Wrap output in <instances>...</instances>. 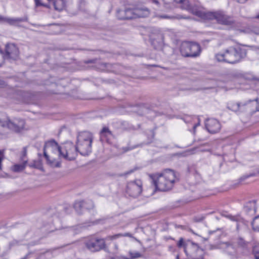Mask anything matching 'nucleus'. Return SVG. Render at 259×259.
<instances>
[{
    "mask_svg": "<svg viewBox=\"0 0 259 259\" xmlns=\"http://www.w3.org/2000/svg\"><path fill=\"white\" fill-rule=\"evenodd\" d=\"M78 152L76 146L70 141H67L59 146L54 140L47 142L44 147V154L51 166L60 167L61 162L56 160L54 154H57L59 158L73 160L75 159Z\"/></svg>",
    "mask_w": 259,
    "mask_h": 259,
    "instance_id": "f257e3e1",
    "label": "nucleus"
},
{
    "mask_svg": "<svg viewBox=\"0 0 259 259\" xmlns=\"http://www.w3.org/2000/svg\"><path fill=\"white\" fill-rule=\"evenodd\" d=\"M246 56V50L239 46L227 47L215 55V60L220 62L235 64Z\"/></svg>",
    "mask_w": 259,
    "mask_h": 259,
    "instance_id": "f03ea898",
    "label": "nucleus"
},
{
    "mask_svg": "<svg viewBox=\"0 0 259 259\" xmlns=\"http://www.w3.org/2000/svg\"><path fill=\"white\" fill-rule=\"evenodd\" d=\"M151 178L156 189L161 191L171 189L177 180L175 172L170 169H166L161 173L153 175Z\"/></svg>",
    "mask_w": 259,
    "mask_h": 259,
    "instance_id": "7ed1b4c3",
    "label": "nucleus"
},
{
    "mask_svg": "<svg viewBox=\"0 0 259 259\" xmlns=\"http://www.w3.org/2000/svg\"><path fill=\"white\" fill-rule=\"evenodd\" d=\"M194 13L196 16L202 19L208 20H215L219 23L223 25H231L234 22V19L231 16L227 15L223 11L209 12L206 11L203 8L201 7L200 10L195 9Z\"/></svg>",
    "mask_w": 259,
    "mask_h": 259,
    "instance_id": "20e7f679",
    "label": "nucleus"
},
{
    "mask_svg": "<svg viewBox=\"0 0 259 259\" xmlns=\"http://www.w3.org/2000/svg\"><path fill=\"white\" fill-rule=\"evenodd\" d=\"M93 140L92 134L89 132L79 133L77 137L76 146L78 152L81 155H88L92 152Z\"/></svg>",
    "mask_w": 259,
    "mask_h": 259,
    "instance_id": "39448f33",
    "label": "nucleus"
},
{
    "mask_svg": "<svg viewBox=\"0 0 259 259\" xmlns=\"http://www.w3.org/2000/svg\"><path fill=\"white\" fill-rule=\"evenodd\" d=\"M257 101V98L253 100H248L247 102L239 103H230L228 105V108L230 110L237 112L238 114L240 113H246L248 114H253L257 111H259V105Z\"/></svg>",
    "mask_w": 259,
    "mask_h": 259,
    "instance_id": "423d86ee",
    "label": "nucleus"
},
{
    "mask_svg": "<svg viewBox=\"0 0 259 259\" xmlns=\"http://www.w3.org/2000/svg\"><path fill=\"white\" fill-rule=\"evenodd\" d=\"M25 121L20 118L10 119L9 117L0 118V126L7 128L16 133L21 132L25 127Z\"/></svg>",
    "mask_w": 259,
    "mask_h": 259,
    "instance_id": "0eeeda50",
    "label": "nucleus"
},
{
    "mask_svg": "<svg viewBox=\"0 0 259 259\" xmlns=\"http://www.w3.org/2000/svg\"><path fill=\"white\" fill-rule=\"evenodd\" d=\"M200 46L194 42L184 41L180 47L181 55L185 57L195 58L201 53Z\"/></svg>",
    "mask_w": 259,
    "mask_h": 259,
    "instance_id": "6e6552de",
    "label": "nucleus"
},
{
    "mask_svg": "<svg viewBox=\"0 0 259 259\" xmlns=\"http://www.w3.org/2000/svg\"><path fill=\"white\" fill-rule=\"evenodd\" d=\"M84 244L89 251L96 252L105 248L106 241L104 238L96 236H91L86 239Z\"/></svg>",
    "mask_w": 259,
    "mask_h": 259,
    "instance_id": "1a4fd4ad",
    "label": "nucleus"
},
{
    "mask_svg": "<svg viewBox=\"0 0 259 259\" xmlns=\"http://www.w3.org/2000/svg\"><path fill=\"white\" fill-rule=\"evenodd\" d=\"M0 53L4 60H15L19 57V51L15 44L9 43L6 45L5 52L0 50Z\"/></svg>",
    "mask_w": 259,
    "mask_h": 259,
    "instance_id": "9d476101",
    "label": "nucleus"
},
{
    "mask_svg": "<svg viewBox=\"0 0 259 259\" xmlns=\"http://www.w3.org/2000/svg\"><path fill=\"white\" fill-rule=\"evenodd\" d=\"M142 191V183L141 180H137L127 183L126 193L133 197L138 196Z\"/></svg>",
    "mask_w": 259,
    "mask_h": 259,
    "instance_id": "9b49d317",
    "label": "nucleus"
},
{
    "mask_svg": "<svg viewBox=\"0 0 259 259\" xmlns=\"http://www.w3.org/2000/svg\"><path fill=\"white\" fill-rule=\"evenodd\" d=\"M185 253L188 255L195 256L198 253H203V250L198 245L192 241H188L185 245Z\"/></svg>",
    "mask_w": 259,
    "mask_h": 259,
    "instance_id": "f8f14e48",
    "label": "nucleus"
},
{
    "mask_svg": "<svg viewBox=\"0 0 259 259\" xmlns=\"http://www.w3.org/2000/svg\"><path fill=\"white\" fill-rule=\"evenodd\" d=\"M205 126L208 132L211 134H215L221 130V124L215 119H208L205 122Z\"/></svg>",
    "mask_w": 259,
    "mask_h": 259,
    "instance_id": "ddd939ff",
    "label": "nucleus"
},
{
    "mask_svg": "<svg viewBox=\"0 0 259 259\" xmlns=\"http://www.w3.org/2000/svg\"><path fill=\"white\" fill-rule=\"evenodd\" d=\"M222 248L224 251L228 255H229L231 259L237 258L238 254L235 246L231 242H225L222 245Z\"/></svg>",
    "mask_w": 259,
    "mask_h": 259,
    "instance_id": "4468645a",
    "label": "nucleus"
},
{
    "mask_svg": "<svg viewBox=\"0 0 259 259\" xmlns=\"http://www.w3.org/2000/svg\"><path fill=\"white\" fill-rule=\"evenodd\" d=\"M174 2L179 4V7L182 9L186 10L193 15H195V10H200L201 7L196 5L191 6L188 0H174Z\"/></svg>",
    "mask_w": 259,
    "mask_h": 259,
    "instance_id": "2eb2a0df",
    "label": "nucleus"
},
{
    "mask_svg": "<svg viewBox=\"0 0 259 259\" xmlns=\"http://www.w3.org/2000/svg\"><path fill=\"white\" fill-rule=\"evenodd\" d=\"M244 210L248 215H254L256 211V201L252 200L247 202L244 206Z\"/></svg>",
    "mask_w": 259,
    "mask_h": 259,
    "instance_id": "dca6fc26",
    "label": "nucleus"
},
{
    "mask_svg": "<svg viewBox=\"0 0 259 259\" xmlns=\"http://www.w3.org/2000/svg\"><path fill=\"white\" fill-rule=\"evenodd\" d=\"M150 14L149 10L146 7H138L135 8L136 18L148 17Z\"/></svg>",
    "mask_w": 259,
    "mask_h": 259,
    "instance_id": "f3484780",
    "label": "nucleus"
},
{
    "mask_svg": "<svg viewBox=\"0 0 259 259\" xmlns=\"http://www.w3.org/2000/svg\"><path fill=\"white\" fill-rule=\"evenodd\" d=\"M23 19L21 18H10L0 16V23H7L11 25H14L22 22Z\"/></svg>",
    "mask_w": 259,
    "mask_h": 259,
    "instance_id": "a211bd4d",
    "label": "nucleus"
},
{
    "mask_svg": "<svg viewBox=\"0 0 259 259\" xmlns=\"http://www.w3.org/2000/svg\"><path fill=\"white\" fill-rule=\"evenodd\" d=\"M88 203L84 201L75 202L74 204V208L78 214H81L82 211L85 209H89L90 207L87 206Z\"/></svg>",
    "mask_w": 259,
    "mask_h": 259,
    "instance_id": "6ab92c4d",
    "label": "nucleus"
},
{
    "mask_svg": "<svg viewBox=\"0 0 259 259\" xmlns=\"http://www.w3.org/2000/svg\"><path fill=\"white\" fill-rule=\"evenodd\" d=\"M100 134L101 140H107L113 136L112 132L107 127H104L101 131Z\"/></svg>",
    "mask_w": 259,
    "mask_h": 259,
    "instance_id": "aec40b11",
    "label": "nucleus"
},
{
    "mask_svg": "<svg viewBox=\"0 0 259 259\" xmlns=\"http://www.w3.org/2000/svg\"><path fill=\"white\" fill-rule=\"evenodd\" d=\"M252 229L256 232H259V215L254 218L251 222Z\"/></svg>",
    "mask_w": 259,
    "mask_h": 259,
    "instance_id": "412c9836",
    "label": "nucleus"
},
{
    "mask_svg": "<svg viewBox=\"0 0 259 259\" xmlns=\"http://www.w3.org/2000/svg\"><path fill=\"white\" fill-rule=\"evenodd\" d=\"M26 165V163L22 162L21 164H16L13 167V170L15 172H20L23 170Z\"/></svg>",
    "mask_w": 259,
    "mask_h": 259,
    "instance_id": "4be33fe9",
    "label": "nucleus"
},
{
    "mask_svg": "<svg viewBox=\"0 0 259 259\" xmlns=\"http://www.w3.org/2000/svg\"><path fill=\"white\" fill-rule=\"evenodd\" d=\"M136 19L135 9H126V19Z\"/></svg>",
    "mask_w": 259,
    "mask_h": 259,
    "instance_id": "5701e85b",
    "label": "nucleus"
},
{
    "mask_svg": "<svg viewBox=\"0 0 259 259\" xmlns=\"http://www.w3.org/2000/svg\"><path fill=\"white\" fill-rule=\"evenodd\" d=\"M246 33L259 34V27L257 26H250L245 30Z\"/></svg>",
    "mask_w": 259,
    "mask_h": 259,
    "instance_id": "b1692460",
    "label": "nucleus"
},
{
    "mask_svg": "<svg viewBox=\"0 0 259 259\" xmlns=\"http://www.w3.org/2000/svg\"><path fill=\"white\" fill-rule=\"evenodd\" d=\"M117 17L120 20L126 19V9L124 10H118L117 11Z\"/></svg>",
    "mask_w": 259,
    "mask_h": 259,
    "instance_id": "393cba45",
    "label": "nucleus"
},
{
    "mask_svg": "<svg viewBox=\"0 0 259 259\" xmlns=\"http://www.w3.org/2000/svg\"><path fill=\"white\" fill-rule=\"evenodd\" d=\"M122 236H126V237H132V234H130V233H126L124 234H116V235H113V236H109L108 237H107V239H109V240H114V239H116L120 237H122Z\"/></svg>",
    "mask_w": 259,
    "mask_h": 259,
    "instance_id": "a878e982",
    "label": "nucleus"
},
{
    "mask_svg": "<svg viewBox=\"0 0 259 259\" xmlns=\"http://www.w3.org/2000/svg\"><path fill=\"white\" fill-rule=\"evenodd\" d=\"M161 17L163 18H169V19L176 18L177 19H188L190 18L189 17H186V16H182L180 15H177L176 16H168L167 15H163L161 16Z\"/></svg>",
    "mask_w": 259,
    "mask_h": 259,
    "instance_id": "bb28decb",
    "label": "nucleus"
},
{
    "mask_svg": "<svg viewBox=\"0 0 259 259\" xmlns=\"http://www.w3.org/2000/svg\"><path fill=\"white\" fill-rule=\"evenodd\" d=\"M26 155H27V148L26 147H25L23 148L22 153V155H21L20 158H21V160L22 161V162H24V163L27 164L28 160L26 157Z\"/></svg>",
    "mask_w": 259,
    "mask_h": 259,
    "instance_id": "cd10ccee",
    "label": "nucleus"
},
{
    "mask_svg": "<svg viewBox=\"0 0 259 259\" xmlns=\"http://www.w3.org/2000/svg\"><path fill=\"white\" fill-rule=\"evenodd\" d=\"M22 240H16L14 239L10 241L9 243V248L11 249L12 247L20 245L21 244Z\"/></svg>",
    "mask_w": 259,
    "mask_h": 259,
    "instance_id": "c85d7f7f",
    "label": "nucleus"
},
{
    "mask_svg": "<svg viewBox=\"0 0 259 259\" xmlns=\"http://www.w3.org/2000/svg\"><path fill=\"white\" fill-rule=\"evenodd\" d=\"M253 253L255 259H259V247H254L253 248Z\"/></svg>",
    "mask_w": 259,
    "mask_h": 259,
    "instance_id": "c756f323",
    "label": "nucleus"
},
{
    "mask_svg": "<svg viewBox=\"0 0 259 259\" xmlns=\"http://www.w3.org/2000/svg\"><path fill=\"white\" fill-rule=\"evenodd\" d=\"M129 253L132 258H138L141 256V253L139 252H130Z\"/></svg>",
    "mask_w": 259,
    "mask_h": 259,
    "instance_id": "7c9ffc66",
    "label": "nucleus"
},
{
    "mask_svg": "<svg viewBox=\"0 0 259 259\" xmlns=\"http://www.w3.org/2000/svg\"><path fill=\"white\" fill-rule=\"evenodd\" d=\"M238 245L241 247H245L247 245L246 242L242 238H239L238 241Z\"/></svg>",
    "mask_w": 259,
    "mask_h": 259,
    "instance_id": "2f4dec72",
    "label": "nucleus"
},
{
    "mask_svg": "<svg viewBox=\"0 0 259 259\" xmlns=\"http://www.w3.org/2000/svg\"><path fill=\"white\" fill-rule=\"evenodd\" d=\"M151 44L155 49H157L160 46L159 42H158L157 41H156L155 40L152 39H151Z\"/></svg>",
    "mask_w": 259,
    "mask_h": 259,
    "instance_id": "473e14b6",
    "label": "nucleus"
},
{
    "mask_svg": "<svg viewBox=\"0 0 259 259\" xmlns=\"http://www.w3.org/2000/svg\"><path fill=\"white\" fill-rule=\"evenodd\" d=\"M185 245H186V243H184L183 239L182 238H181L177 244L178 246L179 247H181L183 246L184 248H185Z\"/></svg>",
    "mask_w": 259,
    "mask_h": 259,
    "instance_id": "72a5a7b5",
    "label": "nucleus"
},
{
    "mask_svg": "<svg viewBox=\"0 0 259 259\" xmlns=\"http://www.w3.org/2000/svg\"><path fill=\"white\" fill-rule=\"evenodd\" d=\"M136 169H137V168H135L134 169H131V170H128L123 174L120 175V176H127V175H130V174H132V172H134Z\"/></svg>",
    "mask_w": 259,
    "mask_h": 259,
    "instance_id": "f704fd0d",
    "label": "nucleus"
},
{
    "mask_svg": "<svg viewBox=\"0 0 259 259\" xmlns=\"http://www.w3.org/2000/svg\"><path fill=\"white\" fill-rule=\"evenodd\" d=\"M4 155L2 151L0 150V170H2V162L4 159Z\"/></svg>",
    "mask_w": 259,
    "mask_h": 259,
    "instance_id": "c9c22d12",
    "label": "nucleus"
},
{
    "mask_svg": "<svg viewBox=\"0 0 259 259\" xmlns=\"http://www.w3.org/2000/svg\"><path fill=\"white\" fill-rule=\"evenodd\" d=\"M6 82L3 79H0V88H3L7 86Z\"/></svg>",
    "mask_w": 259,
    "mask_h": 259,
    "instance_id": "e433bc0d",
    "label": "nucleus"
},
{
    "mask_svg": "<svg viewBox=\"0 0 259 259\" xmlns=\"http://www.w3.org/2000/svg\"><path fill=\"white\" fill-rule=\"evenodd\" d=\"M137 147H138V146H133L132 147H126L125 151H127L134 149L137 148Z\"/></svg>",
    "mask_w": 259,
    "mask_h": 259,
    "instance_id": "4c0bfd02",
    "label": "nucleus"
},
{
    "mask_svg": "<svg viewBox=\"0 0 259 259\" xmlns=\"http://www.w3.org/2000/svg\"><path fill=\"white\" fill-rule=\"evenodd\" d=\"M35 4L37 6L42 5L40 0H35Z\"/></svg>",
    "mask_w": 259,
    "mask_h": 259,
    "instance_id": "58836bf2",
    "label": "nucleus"
},
{
    "mask_svg": "<svg viewBox=\"0 0 259 259\" xmlns=\"http://www.w3.org/2000/svg\"><path fill=\"white\" fill-rule=\"evenodd\" d=\"M198 120H199L198 122L197 123H196V124H194V125H193V128H194V130H195V128H196V127H197V126L199 125V124H200V123H199V119H198Z\"/></svg>",
    "mask_w": 259,
    "mask_h": 259,
    "instance_id": "ea45409f",
    "label": "nucleus"
},
{
    "mask_svg": "<svg viewBox=\"0 0 259 259\" xmlns=\"http://www.w3.org/2000/svg\"><path fill=\"white\" fill-rule=\"evenodd\" d=\"M198 120H199L198 122L197 123H196V124H194V125H193V128H194V130H195V128H196V127H197V126L199 125V124H200V123H199V119H198Z\"/></svg>",
    "mask_w": 259,
    "mask_h": 259,
    "instance_id": "a19ab883",
    "label": "nucleus"
},
{
    "mask_svg": "<svg viewBox=\"0 0 259 259\" xmlns=\"http://www.w3.org/2000/svg\"><path fill=\"white\" fill-rule=\"evenodd\" d=\"M94 61L93 60H88V61H87L85 62V63H94Z\"/></svg>",
    "mask_w": 259,
    "mask_h": 259,
    "instance_id": "79ce46f5",
    "label": "nucleus"
},
{
    "mask_svg": "<svg viewBox=\"0 0 259 259\" xmlns=\"http://www.w3.org/2000/svg\"><path fill=\"white\" fill-rule=\"evenodd\" d=\"M88 203L90 205L91 207L93 206V204L92 201H89Z\"/></svg>",
    "mask_w": 259,
    "mask_h": 259,
    "instance_id": "37998d69",
    "label": "nucleus"
},
{
    "mask_svg": "<svg viewBox=\"0 0 259 259\" xmlns=\"http://www.w3.org/2000/svg\"><path fill=\"white\" fill-rule=\"evenodd\" d=\"M154 2L156 4H158V1H157L156 0H153Z\"/></svg>",
    "mask_w": 259,
    "mask_h": 259,
    "instance_id": "c03bdc74",
    "label": "nucleus"
},
{
    "mask_svg": "<svg viewBox=\"0 0 259 259\" xmlns=\"http://www.w3.org/2000/svg\"><path fill=\"white\" fill-rule=\"evenodd\" d=\"M256 18L259 19V14L256 16Z\"/></svg>",
    "mask_w": 259,
    "mask_h": 259,
    "instance_id": "a18cd8bd",
    "label": "nucleus"
},
{
    "mask_svg": "<svg viewBox=\"0 0 259 259\" xmlns=\"http://www.w3.org/2000/svg\"><path fill=\"white\" fill-rule=\"evenodd\" d=\"M115 248L117 249V245L116 244H115Z\"/></svg>",
    "mask_w": 259,
    "mask_h": 259,
    "instance_id": "49530a36",
    "label": "nucleus"
},
{
    "mask_svg": "<svg viewBox=\"0 0 259 259\" xmlns=\"http://www.w3.org/2000/svg\"><path fill=\"white\" fill-rule=\"evenodd\" d=\"M29 166H30V167H32V166H33V165H30V164H29Z\"/></svg>",
    "mask_w": 259,
    "mask_h": 259,
    "instance_id": "de8ad7c7",
    "label": "nucleus"
},
{
    "mask_svg": "<svg viewBox=\"0 0 259 259\" xmlns=\"http://www.w3.org/2000/svg\"><path fill=\"white\" fill-rule=\"evenodd\" d=\"M124 259H128L127 258H125Z\"/></svg>",
    "mask_w": 259,
    "mask_h": 259,
    "instance_id": "09e8293b",
    "label": "nucleus"
},
{
    "mask_svg": "<svg viewBox=\"0 0 259 259\" xmlns=\"http://www.w3.org/2000/svg\"><path fill=\"white\" fill-rule=\"evenodd\" d=\"M2 127L1 126H0V128Z\"/></svg>",
    "mask_w": 259,
    "mask_h": 259,
    "instance_id": "8fccbe9b",
    "label": "nucleus"
}]
</instances>
